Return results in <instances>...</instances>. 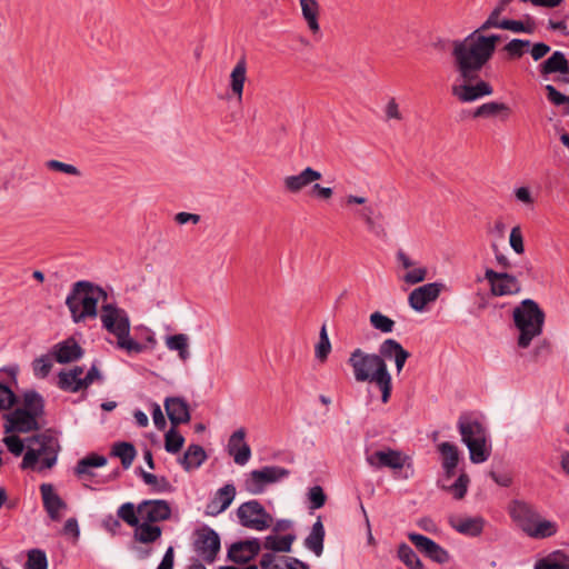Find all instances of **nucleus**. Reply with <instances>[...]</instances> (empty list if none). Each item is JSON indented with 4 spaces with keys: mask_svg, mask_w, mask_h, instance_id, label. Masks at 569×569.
Listing matches in <instances>:
<instances>
[{
    "mask_svg": "<svg viewBox=\"0 0 569 569\" xmlns=\"http://www.w3.org/2000/svg\"><path fill=\"white\" fill-rule=\"evenodd\" d=\"M499 34L480 36L470 33L463 40L453 41V67L458 74L451 87V93L460 102H472L482 97L490 96L493 88L480 79L482 68L492 58Z\"/></svg>",
    "mask_w": 569,
    "mask_h": 569,
    "instance_id": "1",
    "label": "nucleus"
},
{
    "mask_svg": "<svg viewBox=\"0 0 569 569\" xmlns=\"http://www.w3.org/2000/svg\"><path fill=\"white\" fill-rule=\"evenodd\" d=\"M106 290L90 281L81 280L72 286L66 299L72 320L78 323L98 316V303H108Z\"/></svg>",
    "mask_w": 569,
    "mask_h": 569,
    "instance_id": "2",
    "label": "nucleus"
},
{
    "mask_svg": "<svg viewBox=\"0 0 569 569\" xmlns=\"http://www.w3.org/2000/svg\"><path fill=\"white\" fill-rule=\"evenodd\" d=\"M380 355L366 353L356 349L350 358L353 376L358 382H381L382 378L389 376L385 358H391V339H386L379 349Z\"/></svg>",
    "mask_w": 569,
    "mask_h": 569,
    "instance_id": "3",
    "label": "nucleus"
},
{
    "mask_svg": "<svg viewBox=\"0 0 569 569\" xmlns=\"http://www.w3.org/2000/svg\"><path fill=\"white\" fill-rule=\"evenodd\" d=\"M100 320L102 327L117 338V347L128 353H140L143 345L130 336V319L128 313L113 303L101 305Z\"/></svg>",
    "mask_w": 569,
    "mask_h": 569,
    "instance_id": "4",
    "label": "nucleus"
},
{
    "mask_svg": "<svg viewBox=\"0 0 569 569\" xmlns=\"http://www.w3.org/2000/svg\"><path fill=\"white\" fill-rule=\"evenodd\" d=\"M512 317L519 330L518 347L527 349L542 333L546 315L535 300L525 299L513 309Z\"/></svg>",
    "mask_w": 569,
    "mask_h": 569,
    "instance_id": "5",
    "label": "nucleus"
},
{
    "mask_svg": "<svg viewBox=\"0 0 569 569\" xmlns=\"http://www.w3.org/2000/svg\"><path fill=\"white\" fill-rule=\"evenodd\" d=\"M438 451L441 456V467L443 470L442 477L438 480V487L452 495L455 499L460 500L467 493L470 479L466 472H461L451 482L459 462V450L456 445L445 441L438 445Z\"/></svg>",
    "mask_w": 569,
    "mask_h": 569,
    "instance_id": "6",
    "label": "nucleus"
},
{
    "mask_svg": "<svg viewBox=\"0 0 569 569\" xmlns=\"http://www.w3.org/2000/svg\"><path fill=\"white\" fill-rule=\"evenodd\" d=\"M28 450L23 456L21 468L33 469L39 462V470L50 469L57 461L58 442L48 435H38L28 439Z\"/></svg>",
    "mask_w": 569,
    "mask_h": 569,
    "instance_id": "7",
    "label": "nucleus"
},
{
    "mask_svg": "<svg viewBox=\"0 0 569 569\" xmlns=\"http://www.w3.org/2000/svg\"><path fill=\"white\" fill-rule=\"evenodd\" d=\"M237 517L242 527L263 531L272 523V517L257 500L241 503L237 509Z\"/></svg>",
    "mask_w": 569,
    "mask_h": 569,
    "instance_id": "8",
    "label": "nucleus"
},
{
    "mask_svg": "<svg viewBox=\"0 0 569 569\" xmlns=\"http://www.w3.org/2000/svg\"><path fill=\"white\" fill-rule=\"evenodd\" d=\"M289 475V471L279 466H266L259 470H252L246 481L244 487L252 495H260L268 485L280 481Z\"/></svg>",
    "mask_w": 569,
    "mask_h": 569,
    "instance_id": "9",
    "label": "nucleus"
},
{
    "mask_svg": "<svg viewBox=\"0 0 569 569\" xmlns=\"http://www.w3.org/2000/svg\"><path fill=\"white\" fill-rule=\"evenodd\" d=\"M193 547L200 558L213 562L220 550V538L213 529L203 527L197 530Z\"/></svg>",
    "mask_w": 569,
    "mask_h": 569,
    "instance_id": "10",
    "label": "nucleus"
},
{
    "mask_svg": "<svg viewBox=\"0 0 569 569\" xmlns=\"http://www.w3.org/2000/svg\"><path fill=\"white\" fill-rule=\"evenodd\" d=\"M446 289L442 282H429L413 289L408 296L409 306L417 312L427 310L428 305L435 302Z\"/></svg>",
    "mask_w": 569,
    "mask_h": 569,
    "instance_id": "11",
    "label": "nucleus"
},
{
    "mask_svg": "<svg viewBox=\"0 0 569 569\" xmlns=\"http://www.w3.org/2000/svg\"><path fill=\"white\" fill-rule=\"evenodd\" d=\"M137 512L142 521L156 523L170 519L172 509L167 500L148 499L137 506Z\"/></svg>",
    "mask_w": 569,
    "mask_h": 569,
    "instance_id": "12",
    "label": "nucleus"
},
{
    "mask_svg": "<svg viewBox=\"0 0 569 569\" xmlns=\"http://www.w3.org/2000/svg\"><path fill=\"white\" fill-rule=\"evenodd\" d=\"M485 278L489 281L490 290L493 296L516 295L521 290L520 282L510 273L487 269Z\"/></svg>",
    "mask_w": 569,
    "mask_h": 569,
    "instance_id": "13",
    "label": "nucleus"
},
{
    "mask_svg": "<svg viewBox=\"0 0 569 569\" xmlns=\"http://www.w3.org/2000/svg\"><path fill=\"white\" fill-rule=\"evenodd\" d=\"M457 428L465 445L488 436L486 427L472 412H462L458 418Z\"/></svg>",
    "mask_w": 569,
    "mask_h": 569,
    "instance_id": "14",
    "label": "nucleus"
},
{
    "mask_svg": "<svg viewBox=\"0 0 569 569\" xmlns=\"http://www.w3.org/2000/svg\"><path fill=\"white\" fill-rule=\"evenodd\" d=\"M408 538L415 547L430 560L439 565L449 561L448 551L432 539L416 532L409 533Z\"/></svg>",
    "mask_w": 569,
    "mask_h": 569,
    "instance_id": "15",
    "label": "nucleus"
},
{
    "mask_svg": "<svg viewBox=\"0 0 569 569\" xmlns=\"http://www.w3.org/2000/svg\"><path fill=\"white\" fill-rule=\"evenodd\" d=\"M322 178L320 171L306 167L297 174L286 176L282 179V186L286 192L291 194H298L307 187H311L312 183L317 182Z\"/></svg>",
    "mask_w": 569,
    "mask_h": 569,
    "instance_id": "16",
    "label": "nucleus"
},
{
    "mask_svg": "<svg viewBox=\"0 0 569 569\" xmlns=\"http://www.w3.org/2000/svg\"><path fill=\"white\" fill-rule=\"evenodd\" d=\"M6 432H30L40 429L38 418L28 410L17 408L6 416Z\"/></svg>",
    "mask_w": 569,
    "mask_h": 569,
    "instance_id": "17",
    "label": "nucleus"
},
{
    "mask_svg": "<svg viewBox=\"0 0 569 569\" xmlns=\"http://www.w3.org/2000/svg\"><path fill=\"white\" fill-rule=\"evenodd\" d=\"M236 497V487L228 483L220 488L206 506V515L216 517L227 510Z\"/></svg>",
    "mask_w": 569,
    "mask_h": 569,
    "instance_id": "18",
    "label": "nucleus"
},
{
    "mask_svg": "<svg viewBox=\"0 0 569 569\" xmlns=\"http://www.w3.org/2000/svg\"><path fill=\"white\" fill-rule=\"evenodd\" d=\"M246 431L243 428L236 430L229 438L228 452L233 457L237 465H246L251 457V449L244 441Z\"/></svg>",
    "mask_w": 569,
    "mask_h": 569,
    "instance_id": "19",
    "label": "nucleus"
},
{
    "mask_svg": "<svg viewBox=\"0 0 569 569\" xmlns=\"http://www.w3.org/2000/svg\"><path fill=\"white\" fill-rule=\"evenodd\" d=\"M40 492L46 511L53 521L61 519L60 511L67 508L66 502L59 497L51 483H42Z\"/></svg>",
    "mask_w": 569,
    "mask_h": 569,
    "instance_id": "20",
    "label": "nucleus"
},
{
    "mask_svg": "<svg viewBox=\"0 0 569 569\" xmlns=\"http://www.w3.org/2000/svg\"><path fill=\"white\" fill-rule=\"evenodd\" d=\"M485 519L480 516L477 517H461L451 516L449 525L459 533L468 537H478L482 533L485 527Z\"/></svg>",
    "mask_w": 569,
    "mask_h": 569,
    "instance_id": "21",
    "label": "nucleus"
},
{
    "mask_svg": "<svg viewBox=\"0 0 569 569\" xmlns=\"http://www.w3.org/2000/svg\"><path fill=\"white\" fill-rule=\"evenodd\" d=\"M260 551L258 539L246 540L233 543L228 551V557L237 563H246L253 559Z\"/></svg>",
    "mask_w": 569,
    "mask_h": 569,
    "instance_id": "22",
    "label": "nucleus"
},
{
    "mask_svg": "<svg viewBox=\"0 0 569 569\" xmlns=\"http://www.w3.org/2000/svg\"><path fill=\"white\" fill-rule=\"evenodd\" d=\"M164 409L172 427L187 423L190 420L189 406L182 398H167Z\"/></svg>",
    "mask_w": 569,
    "mask_h": 569,
    "instance_id": "23",
    "label": "nucleus"
},
{
    "mask_svg": "<svg viewBox=\"0 0 569 569\" xmlns=\"http://www.w3.org/2000/svg\"><path fill=\"white\" fill-rule=\"evenodd\" d=\"M510 515L526 533L540 517L539 512L532 506L521 501H516L513 503Z\"/></svg>",
    "mask_w": 569,
    "mask_h": 569,
    "instance_id": "24",
    "label": "nucleus"
},
{
    "mask_svg": "<svg viewBox=\"0 0 569 569\" xmlns=\"http://www.w3.org/2000/svg\"><path fill=\"white\" fill-rule=\"evenodd\" d=\"M52 353L59 363H68L81 358L83 351L73 338H69L57 343L52 349Z\"/></svg>",
    "mask_w": 569,
    "mask_h": 569,
    "instance_id": "25",
    "label": "nucleus"
},
{
    "mask_svg": "<svg viewBox=\"0 0 569 569\" xmlns=\"http://www.w3.org/2000/svg\"><path fill=\"white\" fill-rule=\"evenodd\" d=\"M415 476L413 459L410 455L393 450V481H405Z\"/></svg>",
    "mask_w": 569,
    "mask_h": 569,
    "instance_id": "26",
    "label": "nucleus"
},
{
    "mask_svg": "<svg viewBox=\"0 0 569 569\" xmlns=\"http://www.w3.org/2000/svg\"><path fill=\"white\" fill-rule=\"evenodd\" d=\"M82 375L83 368L80 366H76L68 371H61L58 376L59 388L68 392H78L84 389Z\"/></svg>",
    "mask_w": 569,
    "mask_h": 569,
    "instance_id": "27",
    "label": "nucleus"
},
{
    "mask_svg": "<svg viewBox=\"0 0 569 569\" xmlns=\"http://www.w3.org/2000/svg\"><path fill=\"white\" fill-rule=\"evenodd\" d=\"M107 465V458L97 453H91L80 459L74 468V473L82 480H88L94 476L93 469Z\"/></svg>",
    "mask_w": 569,
    "mask_h": 569,
    "instance_id": "28",
    "label": "nucleus"
},
{
    "mask_svg": "<svg viewBox=\"0 0 569 569\" xmlns=\"http://www.w3.org/2000/svg\"><path fill=\"white\" fill-rule=\"evenodd\" d=\"M301 14L309 28V30L317 34L320 32L319 16L320 4L317 0H299Z\"/></svg>",
    "mask_w": 569,
    "mask_h": 569,
    "instance_id": "29",
    "label": "nucleus"
},
{
    "mask_svg": "<svg viewBox=\"0 0 569 569\" xmlns=\"http://www.w3.org/2000/svg\"><path fill=\"white\" fill-rule=\"evenodd\" d=\"M539 69L542 76H548L556 72L568 74L569 63L563 52L555 51L547 60L540 64Z\"/></svg>",
    "mask_w": 569,
    "mask_h": 569,
    "instance_id": "30",
    "label": "nucleus"
},
{
    "mask_svg": "<svg viewBox=\"0 0 569 569\" xmlns=\"http://www.w3.org/2000/svg\"><path fill=\"white\" fill-rule=\"evenodd\" d=\"M247 80V62L244 58L238 60L230 73V88L232 93L240 101L243 94L244 82Z\"/></svg>",
    "mask_w": 569,
    "mask_h": 569,
    "instance_id": "31",
    "label": "nucleus"
},
{
    "mask_svg": "<svg viewBox=\"0 0 569 569\" xmlns=\"http://www.w3.org/2000/svg\"><path fill=\"white\" fill-rule=\"evenodd\" d=\"M535 569H569V556L563 550H555L537 560Z\"/></svg>",
    "mask_w": 569,
    "mask_h": 569,
    "instance_id": "32",
    "label": "nucleus"
},
{
    "mask_svg": "<svg viewBox=\"0 0 569 569\" xmlns=\"http://www.w3.org/2000/svg\"><path fill=\"white\" fill-rule=\"evenodd\" d=\"M206 458V451L201 446L191 445L179 461L186 471H190L199 468L204 462Z\"/></svg>",
    "mask_w": 569,
    "mask_h": 569,
    "instance_id": "33",
    "label": "nucleus"
},
{
    "mask_svg": "<svg viewBox=\"0 0 569 569\" xmlns=\"http://www.w3.org/2000/svg\"><path fill=\"white\" fill-rule=\"evenodd\" d=\"M134 528L133 538L141 543H152L157 541L162 533L159 526L142 520Z\"/></svg>",
    "mask_w": 569,
    "mask_h": 569,
    "instance_id": "34",
    "label": "nucleus"
},
{
    "mask_svg": "<svg viewBox=\"0 0 569 569\" xmlns=\"http://www.w3.org/2000/svg\"><path fill=\"white\" fill-rule=\"evenodd\" d=\"M469 450V457L473 463H482L487 461L491 455V445L488 441V436L469 442L466 445Z\"/></svg>",
    "mask_w": 569,
    "mask_h": 569,
    "instance_id": "35",
    "label": "nucleus"
},
{
    "mask_svg": "<svg viewBox=\"0 0 569 569\" xmlns=\"http://www.w3.org/2000/svg\"><path fill=\"white\" fill-rule=\"evenodd\" d=\"M166 347L170 351H177L181 361L186 362L190 358L189 337L184 333H177L166 337Z\"/></svg>",
    "mask_w": 569,
    "mask_h": 569,
    "instance_id": "36",
    "label": "nucleus"
},
{
    "mask_svg": "<svg viewBox=\"0 0 569 569\" xmlns=\"http://www.w3.org/2000/svg\"><path fill=\"white\" fill-rule=\"evenodd\" d=\"M323 539H325V529L322 526V522L320 520H317L310 533L305 540V546L309 550H311L316 556H321L323 551Z\"/></svg>",
    "mask_w": 569,
    "mask_h": 569,
    "instance_id": "37",
    "label": "nucleus"
},
{
    "mask_svg": "<svg viewBox=\"0 0 569 569\" xmlns=\"http://www.w3.org/2000/svg\"><path fill=\"white\" fill-rule=\"evenodd\" d=\"M557 531L558 526L555 521L543 519L540 516L533 526L528 529L527 535L533 539H545L555 536Z\"/></svg>",
    "mask_w": 569,
    "mask_h": 569,
    "instance_id": "38",
    "label": "nucleus"
},
{
    "mask_svg": "<svg viewBox=\"0 0 569 569\" xmlns=\"http://www.w3.org/2000/svg\"><path fill=\"white\" fill-rule=\"evenodd\" d=\"M32 413L34 417L40 418L44 412V400L34 390H28L23 393V408Z\"/></svg>",
    "mask_w": 569,
    "mask_h": 569,
    "instance_id": "39",
    "label": "nucleus"
},
{
    "mask_svg": "<svg viewBox=\"0 0 569 569\" xmlns=\"http://www.w3.org/2000/svg\"><path fill=\"white\" fill-rule=\"evenodd\" d=\"M293 535H286L282 537L268 536L264 539V548L271 551L289 552L291 550L292 542L295 541Z\"/></svg>",
    "mask_w": 569,
    "mask_h": 569,
    "instance_id": "40",
    "label": "nucleus"
},
{
    "mask_svg": "<svg viewBox=\"0 0 569 569\" xmlns=\"http://www.w3.org/2000/svg\"><path fill=\"white\" fill-rule=\"evenodd\" d=\"M143 482L152 488L153 492L162 493L172 491V486L166 477H158L153 473L141 471Z\"/></svg>",
    "mask_w": 569,
    "mask_h": 569,
    "instance_id": "41",
    "label": "nucleus"
},
{
    "mask_svg": "<svg viewBox=\"0 0 569 569\" xmlns=\"http://www.w3.org/2000/svg\"><path fill=\"white\" fill-rule=\"evenodd\" d=\"M501 112H506L507 114L510 112L509 107L506 103L497 102V101H490L487 103L481 104L473 111L475 118H488V117H495Z\"/></svg>",
    "mask_w": 569,
    "mask_h": 569,
    "instance_id": "42",
    "label": "nucleus"
},
{
    "mask_svg": "<svg viewBox=\"0 0 569 569\" xmlns=\"http://www.w3.org/2000/svg\"><path fill=\"white\" fill-rule=\"evenodd\" d=\"M112 453L121 460V463L126 469L132 465L137 455L133 445L129 442L116 443L113 446Z\"/></svg>",
    "mask_w": 569,
    "mask_h": 569,
    "instance_id": "43",
    "label": "nucleus"
},
{
    "mask_svg": "<svg viewBox=\"0 0 569 569\" xmlns=\"http://www.w3.org/2000/svg\"><path fill=\"white\" fill-rule=\"evenodd\" d=\"M398 557L409 569L423 568V565L419 557L417 556V553L415 552V550L407 543L399 545Z\"/></svg>",
    "mask_w": 569,
    "mask_h": 569,
    "instance_id": "44",
    "label": "nucleus"
},
{
    "mask_svg": "<svg viewBox=\"0 0 569 569\" xmlns=\"http://www.w3.org/2000/svg\"><path fill=\"white\" fill-rule=\"evenodd\" d=\"M117 516L130 527H136L141 521L137 507L132 502L122 503L118 508Z\"/></svg>",
    "mask_w": 569,
    "mask_h": 569,
    "instance_id": "45",
    "label": "nucleus"
},
{
    "mask_svg": "<svg viewBox=\"0 0 569 569\" xmlns=\"http://www.w3.org/2000/svg\"><path fill=\"white\" fill-rule=\"evenodd\" d=\"M184 438L180 435L176 427H171L164 435V448L170 453H177L181 450Z\"/></svg>",
    "mask_w": 569,
    "mask_h": 569,
    "instance_id": "46",
    "label": "nucleus"
},
{
    "mask_svg": "<svg viewBox=\"0 0 569 569\" xmlns=\"http://www.w3.org/2000/svg\"><path fill=\"white\" fill-rule=\"evenodd\" d=\"M506 10L503 6L498 3L496 8L491 11L488 19L472 33H476L478 37L482 36L481 32L489 30L490 28H499L501 21L499 20V16Z\"/></svg>",
    "mask_w": 569,
    "mask_h": 569,
    "instance_id": "47",
    "label": "nucleus"
},
{
    "mask_svg": "<svg viewBox=\"0 0 569 569\" xmlns=\"http://www.w3.org/2000/svg\"><path fill=\"white\" fill-rule=\"evenodd\" d=\"M52 368V359L49 355H43L32 362V370L36 377L46 378Z\"/></svg>",
    "mask_w": 569,
    "mask_h": 569,
    "instance_id": "48",
    "label": "nucleus"
},
{
    "mask_svg": "<svg viewBox=\"0 0 569 569\" xmlns=\"http://www.w3.org/2000/svg\"><path fill=\"white\" fill-rule=\"evenodd\" d=\"M428 270L426 267L415 266L406 271V273L401 277V280L407 284H417L427 279Z\"/></svg>",
    "mask_w": 569,
    "mask_h": 569,
    "instance_id": "49",
    "label": "nucleus"
},
{
    "mask_svg": "<svg viewBox=\"0 0 569 569\" xmlns=\"http://www.w3.org/2000/svg\"><path fill=\"white\" fill-rule=\"evenodd\" d=\"M46 167H47V169H49L51 171L61 172V173H64L68 176H74V177L81 176V171L76 166L66 163V162H62L59 160H53V159L48 160L46 162Z\"/></svg>",
    "mask_w": 569,
    "mask_h": 569,
    "instance_id": "50",
    "label": "nucleus"
},
{
    "mask_svg": "<svg viewBox=\"0 0 569 569\" xmlns=\"http://www.w3.org/2000/svg\"><path fill=\"white\" fill-rule=\"evenodd\" d=\"M48 560L42 550L32 549L28 553L27 569H47Z\"/></svg>",
    "mask_w": 569,
    "mask_h": 569,
    "instance_id": "51",
    "label": "nucleus"
},
{
    "mask_svg": "<svg viewBox=\"0 0 569 569\" xmlns=\"http://www.w3.org/2000/svg\"><path fill=\"white\" fill-rule=\"evenodd\" d=\"M367 461L375 468H391V450L376 451L367 457Z\"/></svg>",
    "mask_w": 569,
    "mask_h": 569,
    "instance_id": "52",
    "label": "nucleus"
},
{
    "mask_svg": "<svg viewBox=\"0 0 569 569\" xmlns=\"http://www.w3.org/2000/svg\"><path fill=\"white\" fill-rule=\"evenodd\" d=\"M331 350V343L327 333L326 326L320 330L319 342L316 346V357L320 361H325Z\"/></svg>",
    "mask_w": 569,
    "mask_h": 569,
    "instance_id": "53",
    "label": "nucleus"
},
{
    "mask_svg": "<svg viewBox=\"0 0 569 569\" xmlns=\"http://www.w3.org/2000/svg\"><path fill=\"white\" fill-rule=\"evenodd\" d=\"M500 29L510 30V31H513V32H525V33H532L533 32V26L525 24L522 21L510 20V19L501 20Z\"/></svg>",
    "mask_w": 569,
    "mask_h": 569,
    "instance_id": "54",
    "label": "nucleus"
},
{
    "mask_svg": "<svg viewBox=\"0 0 569 569\" xmlns=\"http://www.w3.org/2000/svg\"><path fill=\"white\" fill-rule=\"evenodd\" d=\"M371 326L381 332H391V319L376 311L370 316Z\"/></svg>",
    "mask_w": 569,
    "mask_h": 569,
    "instance_id": "55",
    "label": "nucleus"
},
{
    "mask_svg": "<svg viewBox=\"0 0 569 569\" xmlns=\"http://www.w3.org/2000/svg\"><path fill=\"white\" fill-rule=\"evenodd\" d=\"M509 243L516 253L522 254L525 252L523 237L519 226H516L511 229Z\"/></svg>",
    "mask_w": 569,
    "mask_h": 569,
    "instance_id": "56",
    "label": "nucleus"
},
{
    "mask_svg": "<svg viewBox=\"0 0 569 569\" xmlns=\"http://www.w3.org/2000/svg\"><path fill=\"white\" fill-rule=\"evenodd\" d=\"M309 196L317 200L329 201L333 196V189L315 182L309 190Z\"/></svg>",
    "mask_w": 569,
    "mask_h": 569,
    "instance_id": "57",
    "label": "nucleus"
},
{
    "mask_svg": "<svg viewBox=\"0 0 569 569\" xmlns=\"http://www.w3.org/2000/svg\"><path fill=\"white\" fill-rule=\"evenodd\" d=\"M17 401L14 392L0 382V410L10 409Z\"/></svg>",
    "mask_w": 569,
    "mask_h": 569,
    "instance_id": "58",
    "label": "nucleus"
},
{
    "mask_svg": "<svg viewBox=\"0 0 569 569\" xmlns=\"http://www.w3.org/2000/svg\"><path fill=\"white\" fill-rule=\"evenodd\" d=\"M410 357V353L403 349V347L393 340V361L396 363L397 373L399 375L407 361Z\"/></svg>",
    "mask_w": 569,
    "mask_h": 569,
    "instance_id": "59",
    "label": "nucleus"
},
{
    "mask_svg": "<svg viewBox=\"0 0 569 569\" xmlns=\"http://www.w3.org/2000/svg\"><path fill=\"white\" fill-rule=\"evenodd\" d=\"M308 497H309L311 509H319L326 502V495H325L322 488L319 486H315V487L310 488Z\"/></svg>",
    "mask_w": 569,
    "mask_h": 569,
    "instance_id": "60",
    "label": "nucleus"
},
{
    "mask_svg": "<svg viewBox=\"0 0 569 569\" xmlns=\"http://www.w3.org/2000/svg\"><path fill=\"white\" fill-rule=\"evenodd\" d=\"M530 41L529 40H522V39H512L510 42H508L505 47V50L511 56V57H521L523 54V48L529 47Z\"/></svg>",
    "mask_w": 569,
    "mask_h": 569,
    "instance_id": "61",
    "label": "nucleus"
},
{
    "mask_svg": "<svg viewBox=\"0 0 569 569\" xmlns=\"http://www.w3.org/2000/svg\"><path fill=\"white\" fill-rule=\"evenodd\" d=\"M545 89L547 91L548 100L551 103H553L555 106H561L563 103H569V96L562 94L553 86L547 84Z\"/></svg>",
    "mask_w": 569,
    "mask_h": 569,
    "instance_id": "62",
    "label": "nucleus"
},
{
    "mask_svg": "<svg viewBox=\"0 0 569 569\" xmlns=\"http://www.w3.org/2000/svg\"><path fill=\"white\" fill-rule=\"evenodd\" d=\"M3 442L14 456H20L24 450V443L18 436H8L3 439Z\"/></svg>",
    "mask_w": 569,
    "mask_h": 569,
    "instance_id": "63",
    "label": "nucleus"
},
{
    "mask_svg": "<svg viewBox=\"0 0 569 569\" xmlns=\"http://www.w3.org/2000/svg\"><path fill=\"white\" fill-rule=\"evenodd\" d=\"M355 216L362 219L367 227H373L372 219L379 214L372 206H366L362 209L355 210Z\"/></svg>",
    "mask_w": 569,
    "mask_h": 569,
    "instance_id": "64",
    "label": "nucleus"
}]
</instances>
